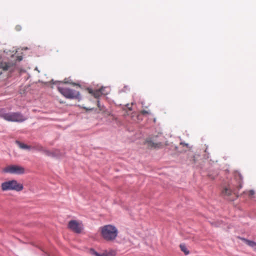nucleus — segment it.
I'll list each match as a JSON object with an SVG mask.
<instances>
[{
	"label": "nucleus",
	"mask_w": 256,
	"mask_h": 256,
	"mask_svg": "<svg viewBox=\"0 0 256 256\" xmlns=\"http://www.w3.org/2000/svg\"><path fill=\"white\" fill-rule=\"evenodd\" d=\"M102 236L106 240H115L118 234V229L113 225L108 224L100 228Z\"/></svg>",
	"instance_id": "f257e3e1"
},
{
	"label": "nucleus",
	"mask_w": 256,
	"mask_h": 256,
	"mask_svg": "<svg viewBox=\"0 0 256 256\" xmlns=\"http://www.w3.org/2000/svg\"><path fill=\"white\" fill-rule=\"evenodd\" d=\"M0 118H2L6 120L13 122H22L26 120L25 118L22 114L18 112H7L5 110L2 109L0 110Z\"/></svg>",
	"instance_id": "f03ea898"
},
{
	"label": "nucleus",
	"mask_w": 256,
	"mask_h": 256,
	"mask_svg": "<svg viewBox=\"0 0 256 256\" xmlns=\"http://www.w3.org/2000/svg\"><path fill=\"white\" fill-rule=\"evenodd\" d=\"M3 191L16 190L20 192L22 190L24 187L22 184L18 183L17 180H12L2 182L1 184Z\"/></svg>",
	"instance_id": "7ed1b4c3"
},
{
	"label": "nucleus",
	"mask_w": 256,
	"mask_h": 256,
	"mask_svg": "<svg viewBox=\"0 0 256 256\" xmlns=\"http://www.w3.org/2000/svg\"><path fill=\"white\" fill-rule=\"evenodd\" d=\"M58 88L60 92V94H62L64 97L68 98L78 99L80 98V94L79 92L76 90L68 88H62L60 86H58Z\"/></svg>",
	"instance_id": "20e7f679"
},
{
	"label": "nucleus",
	"mask_w": 256,
	"mask_h": 256,
	"mask_svg": "<svg viewBox=\"0 0 256 256\" xmlns=\"http://www.w3.org/2000/svg\"><path fill=\"white\" fill-rule=\"evenodd\" d=\"M3 172L14 174H22L24 173V168L18 165H9L3 169Z\"/></svg>",
	"instance_id": "39448f33"
},
{
	"label": "nucleus",
	"mask_w": 256,
	"mask_h": 256,
	"mask_svg": "<svg viewBox=\"0 0 256 256\" xmlns=\"http://www.w3.org/2000/svg\"><path fill=\"white\" fill-rule=\"evenodd\" d=\"M14 64V63H8L6 62V58H2L0 54V76L7 70L12 71V66Z\"/></svg>",
	"instance_id": "423d86ee"
},
{
	"label": "nucleus",
	"mask_w": 256,
	"mask_h": 256,
	"mask_svg": "<svg viewBox=\"0 0 256 256\" xmlns=\"http://www.w3.org/2000/svg\"><path fill=\"white\" fill-rule=\"evenodd\" d=\"M88 92L90 94H92L95 98H98L101 95L107 94L110 92V89L108 88L107 87H102L99 90H93L92 89H88Z\"/></svg>",
	"instance_id": "0eeeda50"
},
{
	"label": "nucleus",
	"mask_w": 256,
	"mask_h": 256,
	"mask_svg": "<svg viewBox=\"0 0 256 256\" xmlns=\"http://www.w3.org/2000/svg\"><path fill=\"white\" fill-rule=\"evenodd\" d=\"M68 226L70 228L77 233H80L83 228L82 223L74 220L69 222Z\"/></svg>",
	"instance_id": "6e6552de"
},
{
	"label": "nucleus",
	"mask_w": 256,
	"mask_h": 256,
	"mask_svg": "<svg viewBox=\"0 0 256 256\" xmlns=\"http://www.w3.org/2000/svg\"><path fill=\"white\" fill-rule=\"evenodd\" d=\"M90 254L94 256H115L116 252L114 250H106L99 254L94 250H90Z\"/></svg>",
	"instance_id": "1a4fd4ad"
},
{
	"label": "nucleus",
	"mask_w": 256,
	"mask_h": 256,
	"mask_svg": "<svg viewBox=\"0 0 256 256\" xmlns=\"http://www.w3.org/2000/svg\"><path fill=\"white\" fill-rule=\"evenodd\" d=\"M146 144L150 148H156L160 145L159 143L156 142L154 137H149L146 141Z\"/></svg>",
	"instance_id": "9d476101"
},
{
	"label": "nucleus",
	"mask_w": 256,
	"mask_h": 256,
	"mask_svg": "<svg viewBox=\"0 0 256 256\" xmlns=\"http://www.w3.org/2000/svg\"><path fill=\"white\" fill-rule=\"evenodd\" d=\"M37 150L41 151L46 154L48 156H57V154L56 153H54L53 152H50V150L46 149L45 148H43L41 146H38V147L36 148Z\"/></svg>",
	"instance_id": "9b49d317"
},
{
	"label": "nucleus",
	"mask_w": 256,
	"mask_h": 256,
	"mask_svg": "<svg viewBox=\"0 0 256 256\" xmlns=\"http://www.w3.org/2000/svg\"><path fill=\"white\" fill-rule=\"evenodd\" d=\"M232 192H234L236 194V190L232 186H230V188H225L222 192V194L226 196H229Z\"/></svg>",
	"instance_id": "f8f14e48"
},
{
	"label": "nucleus",
	"mask_w": 256,
	"mask_h": 256,
	"mask_svg": "<svg viewBox=\"0 0 256 256\" xmlns=\"http://www.w3.org/2000/svg\"><path fill=\"white\" fill-rule=\"evenodd\" d=\"M243 240L246 244L252 248L256 252V243L255 242L246 239Z\"/></svg>",
	"instance_id": "ddd939ff"
},
{
	"label": "nucleus",
	"mask_w": 256,
	"mask_h": 256,
	"mask_svg": "<svg viewBox=\"0 0 256 256\" xmlns=\"http://www.w3.org/2000/svg\"><path fill=\"white\" fill-rule=\"evenodd\" d=\"M16 143H17L18 145V146L22 149L28 150H30V146H28L24 143H22L20 142H16Z\"/></svg>",
	"instance_id": "4468645a"
},
{
	"label": "nucleus",
	"mask_w": 256,
	"mask_h": 256,
	"mask_svg": "<svg viewBox=\"0 0 256 256\" xmlns=\"http://www.w3.org/2000/svg\"><path fill=\"white\" fill-rule=\"evenodd\" d=\"M180 248L182 251L186 254H189V251L187 250V248L184 244H180Z\"/></svg>",
	"instance_id": "2eb2a0df"
},
{
	"label": "nucleus",
	"mask_w": 256,
	"mask_h": 256,
	"mask_svg": "<svg viewBox=\"0 0 256 256\" xmlns=\"http://www.w3.org/2000/svg\"><path fill=\"white\" fill-rule=\"evenodd\" d=\"M238 176H239V182H238L239 183V185L237 186V188L238 190H240L242 188V184L241 182L242 177L241 174H238Z\"/></svg>",
	"instance_id": "dca6fc26"
},
{
	"label": "nucleus",
	"mask_w": 256,
	"mask_h": 256,
	"mask_svg": "<svg viewBox=\"0 0 256 256\" xmlns=\"http://www.w3.org/2000/svg\"><path fill=\"white\" fill-rule=\"evenodd\" d=\"M98 107L99 109L100 110H103V108L104 106H101L100 104V102L99 101H98Z\"/></svg>",
	"instance_id": "f3484780"
},
{
	"label": "nucleus",
	"mask_w": 256,
	"mask_h": 256,
	"mask_svg": "<svg viewBox=\"0 0 256 256\" xmlns=\"http://www.w3.org/2000/svg\"><path fill=\"white\" fill-rule=\"evenodd\" d=\"M254 194V190H250L248 192V195L250 196H253Z\"/></svg>",
	"instance_id": "a211bd4d"
},
{
	"label": "nucleus",
	"mask_w": 256,
	"mask_h": 256,
	"mask_svg": "<svg viewBox=\"0 0 256 256\" xmlns=\"http://www.w3.org/2000/svg\"><path fill=\"white\" fill-rule=\"evenodd\" d=\"M142 114L143 115H146V114H150L149 112L148 111V110H144L142 111L141 112Z\"/></svg>",
	"instance_id": "6ab92c4d"
},
{
	"label": "nucleus",
	"mask_w": 256,
	"mask_h": 256,
	"mask_svg": "<svg viewBox=\"0 0 256 256\" xmlns=\"http://www.w3.org/2000/svg\"><path fill=\"white\" fill-rule=\"evenodd\" d=\"M64 82L65 84H71V82L68 81L66 78L64 80Z\"/></svg>",
	"instance_id": "aec40b11"
},
{
	"label": "nucleus",
	"mask_w": 256,
	"mask_h": 256,
	"mask_svg": "<svg viewBox=\"0 0 256 256\" xmlns=\"http://www.w3.org/2000/svg\"><path fill=\"white\" fill-rule=\"evenodd\" d=\"M18 58V61H20L22 60V56H17Z\"/></svg>",
	"instance_id": "412c9836"
},
{
	"label": "nucleus",
	"mask_w": 256,
	"mask_h": 256,
	"mask_svg": "<svg viewBox=\"0 0 256 256\" xmlns=\"http://www.w3.org/2000/svg\"><path fill=\"white\" fill-rule=\"evenodd\" d=\"M16 29L18 30H20V26H16Z\"/></svg>",
	"instance_id": "4be33fe9"
},
{
	"label": "nucleus",
	"mask_w": 256,
	"mask_h": 256,
	"mask_svg": "<svg viewBox=\"0 0 256 256\" xmlns=\"http://www.w3.org/2000/svg\"><path fill=\"white\" fill-rule=\"evenodd\" d=\"M180 144H185V145H186V146H188V144H184V143H183V142H181V143H180Z\"/></svg>",
	"instance_id": "5701e85b"
},
{
	"label": "nucleus",
	"mask_w": 256,
	"mask_h": 256,
	"mask_svg": "<svg viewBox=\"0 0 256 256\" xmlns=\"http://www.w3.org/2000/svg\"><path fill=\"white\" fill-rule=\"evenodd\" d=\"M35 70H38V72H40V71L38 70V68H36Z\"/></svg>",
	"instance_id": "b1692460"
},
{
	"label": "nucleus",
	"mask_w": 256,
	"mask_h": 256,
	"mask_svg": "<svg viewBox=\"0 0 256 256\" xmlns=\"http://www.w3.org/2000/svg\"><path fill=\"white\" fill-rule=\"evenodd\" d=\"M128 108L130 110H131V108L130 107H128Z\"/></svg>",
	"instance_id": "393cba45"
},
{
	"label": "nucleus",
	"mask_w": 256,
	"mask_h": 256,
	"mask_svg": "<svg viewBox=\"0 0 256 256\" xmlns=\"http://www.w3.org/2000/svg\"><path fill=\"white\" fill-rule=\"evenodd\" d=\"M216 226H218L219 225H218V224H216Z\"/></svg>",
	"instance_id": "a878e982"
}]
</instances>
